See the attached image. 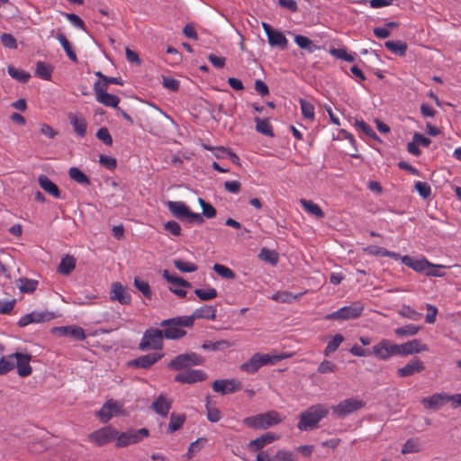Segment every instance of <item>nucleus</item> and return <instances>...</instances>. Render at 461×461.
I'll return each instance as SVG.
<instances>
[{"label":"nucleus","instance_id":"9","mask_svg":"<svg viewBox=\"0 0 461 461\" xmlns=\"http://www.w3.org/2000/svg\"><path fill=\"white\" fill-rule=\"evenodd\" d=\"M163 331L158 329H148L139 344V349L142 351L149 349H161L163 348Z\"/></svg>","mask_w":461,"mask_h":461},{"label":"nucleus","instance_id":"12","mask_svg":"<svg viewBox=\"0 0 461 461\" xmlns=\"http://www.w3.org/2000/svg\"><path fill=\"white\" fill-rule=\"evenodd\" d=\"M371 356L379 360L386 361L390 357L397 356L396 344L392 343L389 339H383L372 347Z\"/></svg>","mask_w":461,"mask_h":461},{"label":"nucleus","instance_id":"7","mask_svg":"<svg viewBox=\"0 0 461 461\" xmlns=\"http://www.w3.org/2000/svg\"><path fill=\"white\" fill-rule=\"evenodd\" d=\"M366 402L356 397H351L339 402L338 404L331 407L334 416L343 419L353 412L364 408Z\"/></svg>","mask_w":461,"mask_h":461},{"label":"nucleus","instance_id":"1","mask_svg":"<svg viewBox=\"0 0 461 461\" xmlns=\"http://www.w3.org/2000/svg\"><path fill=\"white\" fill-rule=\"evenodd\" d=\"M329 413V408L325 404L318 403L310 406L301 412L297 428L301 431H307L318 427L319 422Z\"/></svg>","mask_w":461,"mask_h":461},{"label":"nucleus","instance_id":"28","mask_svg":"<svg viewBox=\"0 0 461 461\" xmlns=\"http://www.w3.org/2000/svg\"><path fill=\"white\" fill-rule=\"evenodd\" d=\"M40 186L49 194L55 198L60 197V190L47 176L40 175L38 177Z\"/></svg>","mask_w":461,"mask_h":461},{"label":"nucleus","instance_id":"54","mask_svg":"<svg viewBox=\"0 0 461 461\" xmlns=\"http://www.w3.org/2000/svg\"><path fill=\"white\" fill-rule=\"evenodd\" d=\"M212 269L222 278H225V279H234L235 278V273L226 266L216 263L213 265Z\"/></svg>","mask_w":461,"mask_h":461},{"label":"nucleus","instance_id":"31","mask_svg":"<svg viewBox=\"0 0 461 461\" xmlns=\"http://www.w3.org/2000/svg\"><path fill=\"white\" fill-rule=\"evenodd\" d=\"M151 408L158 414L166 417L171 408V402L165 396L159 395L151 405Z\"/></svg>","mask_w":461,"mask_h":461},{"label":"nucleus","instance_id":"19","mask_svg":"<svg viewBox=\"0 0 461 461\" xmlns=\"http://www.w3.org/2000/svg\"><path fill=\"white\" fill-rule=\"evenodd\" d=\"M207 378V375L199 369H189L185 372L178 373L175 376V381L181 384H194L197 382L204 381Z\"/></svg>","mask_w":461,"mask_h":461},{"label":"nucleus","instance_id":"4","mask_svg":"<svg viewBox=\"0 0 461 461\" xmlns=\"http://www.w3.org/2000/svg\"><path fill=\"white\" fill-rule=\"evenodd\" d=\"M169 212L178 220H187L191 223L203 224V217L198 212H193L184 202L168 201L167 203Z\"/></svg>","mask_w":461,"mask_h":461},{"label":"nucleus","instance_id":"36","mask_svg":"<svg viewBox=\"0 0 461 461\" xmlns=\"http://www.w3.org/2000/svg\"><path fill=\"white\" fill-rule=\"evenodd\" d=\"M76 267V259L72 256L63 258L59 265L58 271L62 275H69Z\"/></svg>","mask_w":461,"mask_h":461},{"label":"nucleus","instance_id":"8","mask_svg":"<svg viewBox=\"0 0 461 461\" xmlns=\"http://www.w3.org/2000/svg\"><path fill=\"white\" fill-rule=\"evenodd\" d=\"M281 359L278 356L268 354H254L247 362L240 366V370L249 374L256 373L261 366L267 364H275Z\"/></svg>","mask_w":461,"mask_h":461},{"label":"nucleus","instance_id":"32","mask_svg":"<svg viewBox=\"0 0 461 461\" xmlns=\"http://www.w3.org/2000/svg\"><path fill=\"white\" fill-rule=\"evenodd\" d=\"M300 203L309 214L318 219H322L324 217L322 209L312 200L301 199Z\"/></svg>","mask_w":461,"mask_h":461},{"label":"nucleus","instance_id":"47","mask_svg":"<svg viewBox=\"0 0 461 461\" xmlns=\"http://www.w3.org/2000/svg\"><path fill=\"white\" fill-rule=\"evenodd\" d=\"M231 344L228 340L222 339L216 342L206 341L202 345V348L207 350L223 351L229 348Z\"/></svg>","mask_w":461,"mask_h":461},{"label":"nucleus","instance_id":"24","mask_svg":"<svg viewBox=\"0 0 461 461\" xmlns=\"http://www.w3.org/2000/svg\"><path fill=\"white\" fill-rule=\"evenodd\" d=\"M279 437L274 434L273 432H267L261 435L260 437L249 441V443L248 444V449L251 452L258 451L259 453L260 451H263V447H265L268 444L273 443Z\"/></svg>","mask_w":461,"mask_h":461},{"label":"nucleus","instance_id":"22","mask_svg":"<svg viewBox=\"0 0 461 461\" xmlns=\"http://www.w3.org/2000/svg\"><path fill=\"white\" fill-rule=\"evenodd\" d=\"M420 402L426 409L438 410L449 402V398L446 393H437L431 396L422 398Z\"/></svg>","mask_w":461,"mask_h":461},{"label":"nucleus","instance_id":"14","mask_svg":"<svg viewBox=\"0 0 461 461\" xmlns=\"http://www.w3.org/2000/svg\"><path fill=\"white\" fill-rule=\"evenodd\" d=\"M122 408L123 405L120 402L110 399L96 412V416L103 423H107L113 416L122 413Z\"/></svg>","mask_w":461,"mask_h":461},{"label":"nucleus","instance_id":"64","mask_svg":"<svg viewBox=\"0 0 461 461\" xmlns=\"http://www.w3.org/2000/svg\"><path fill=\"white\" fill-rule=\"evenodd\" d=\"M2 44L8 49L14 50L17 48L16 39L10 33H3L1 35Z\"/></svg>","mask_w":461,"mask_h":461},{"label":"nucleus","instance_id":"30","mask_svg":"<svg viewBox=\"0 0 461 461\" xmlns=\"http://www.w3.org/2000/svg\"><path fill=\"white\" fill-rule=\"evenodd\" d=\"M68 119L74 128L75 132L78 136L84 137L86 133V122L85 118L82 115L70 113L68 115Z\"/></svg>","mask_w":461,"mask_h":461},{"label":"nucleus","instance_id":"3","mask_svg":"<svg viewBox=\"0 0 461 461\" xmlns=\"http://www.w3.org/2000/svg\"><path fill=\"white\" fill-rule=\"evenodd\" d=\"M282 421L280 414L276 411H268L264 413L247 417L243 423L249 428L267 429Z\"/></svg>","mask_w":461,"mask_h":461},{"label":"nucleus","instance_id":"20","mask_svg":"<svg viewBox=\"0 0 461 461\" xmlns=\"http://www.w3.org/2000/svg\"><path fill=\"white\" fill-rule=\"evenodd\" d=\"M262 26L267 36L268 43L271 46H276L282 50H285L287 47L288 41L281 32L273 30V28L267 23H263Z\"/></svg>","mask_w":461,"mask_h":461},{"label":"nucleus","instance_id":"17","mask_svg":"<svg viewBox=\"0 0 461 461\" xmlns=\"http://www.w3.org/2000/svg\"><path fill=\"white\" fill-rule=\"evenodd\" d=\"M397 356L406 357L415 353L428 351V346L419 339L409 340L402 344H396Z\"/></svg>","mask_w":461,"mask_h":461},{"label":"nucleus","instance_id":"62","mask_svg":"<svg viewBox=\"0 0 461 461\" xmlns=\"http://www.w3.org/2000/svg\"><path fill=\"white\" fill-rule=\"evenodd\" d=\"M96 138L107 146H112L113 138L107 128L102 127L96 132Z\"/></svg>","mask_w":461,"mask_h":461},{"label":"nucleus","instance_id":"59","mask_svg":"<svg viewBox=\"0 0 461 461\" xmlns=\"http://www.w3.org/2000/svg\"><path fill=\"white\" fill-rule=\"evenodd\" d=\"M206 410H207V418L212 422H217L221 420V411L214 407L210 406V399L207 397L206 399Z\"/></svg>","mask_w":461,"mask_h":461},{"label":"nucleus","instance_id":"6","mask_svg":"<svg viewBox=\"0 0 461 461\" xmlns=\"http://www.w3.org/2000/svg\"><path fill=\"white\" fill-rule=\"evenodd\" d=\"M203 357L195 352H187L175 357L167 364V367L175 371H179L185 368H191L194 366H200L203 363Z\"/></svg>","mask_w":461,"mask_h":461},{"label":"nucleus","instance_id":"38","mask_svg":"<svg viewBox=\"0 0 461 461\" xmlns=\"http://www.w3.org/2000/svg\"><path fill=\"white\" fill-rule=\"evenodd\" d=\"M56 39L59 41L60 45L63 47L67 56L69 58V59H71L74 62H77V54L74 51L70 42L68 41L67 37L63 33L59 32L56 36Z\"/></svg>","mask_w":461,"mask_h":461},{"label":"nucleus","instance_id":"26","mask_svg":"<svg viewBox=\"0 0 461 461\" xmlns=\"http://www.w3.org/2000/svg\"><path fill=\"white\" fill-rule=\"evenodd\" d=\"M402 262L414 271L424 273L425 275L429 267H432V263L424 257H421L420 258H414L410 256H403V258H402Z\"/></svg>","mask_w":461,"mask_h":461},{"label":"nucleus","instance_id":"37","mask_svg":"<svg viewBox=\"0 0 461 461\" xmlns=\"http://www.w3.org/2000/svg\"><path fill=\"white\" fill-rule=\"evenodd\" d=\"M69 177L77 184L89 185L90 179L89 177L81 171L78 167H72L68 170Z\"/></svg>","mask_w":461,"mask_h":461},{"label":"nucleus","instance_id":"44","mask_svg":"<svg viewBox=\"0 0 461 461\" xmlns=\"http://www.w3.org/2000/svg\"><path fill=\"white\" fill-rule=\"evenodd\" d=\"M421 443L419 438H410L402 446V454L418 453L421 450Z\"/></svg>","mask_w":461,"mask_h":461},{"label":"nucleus","instance_id":"35","mask_svg":"<svg viewBox=\"0 0 461 461\" xmlns=\"http://www.w3.org/2000/svg\"><path fill=\"white\" fill-rule=\"evenodd\" d=\"M53 68L51 65L43 61H38L36 63L35 75L43 79L50 80L52 77Z\"/></svg>","mask_w":461,"mask_h":461},{"label":"nucleus","instance_id":"46","mask_svg":"<svg viewBox=\"0 0 461 461\" xmlns=\"http://www.w3.org/2000/svg\"><path fill=\"white\" fill-rule=\"evenodd\" d=\"M185 421V416L184 414L172 413L170 416V421L168 424L167 431L173 433L178 430Z\"/></svg>","mask_w":461,"mask_h":461},{"label":"nucleus","instance_id":"61","mask_svg":"<svg viewBox=\"0 0 461 461\" xmlns=\"http://www.w3.org/2000/svg\"><path fill=\"white\" fill-rule=\"evenodd\" d=\"M448 267L444 265H437L432 263V267H429L428 271H426L427 276H435V277H443L445 276V272L443 269L447 268Z\"/></svg>","mask_w":461,"mask_h":461},{"label":"nucleus","instance_id":"23","mask_svg":"<svg viewBox=\"0 0 461 461\" xmlns=\"http://www.w3.org/2000/svg\"><path fill=\"white\" fill-rule=\"evenodd\" d=\"M14 356L15 357V367L18 375L21 377L29 376L32 373V367L30 365L32 356L19 352L14 353Z\"/></svg>","mask_w":461,"mask_h":461},{"label":"nucleus","instance_id":"50","mask_svg":"<svg viewBox=\"0 0 461 461\" xmlns=\"http://www.w3.org/2000/svg\"><path fill=\"white\" fill-rule=\"evenodd\" d=\"M420 330V328L414 324H408L394 330V333L399 337L414 336Z\"/></svg>","mask_w":461,"mask_h":461},{"label":"nucleus","instance_id":"27","mask_svg":"<svg viewBox=\"0 0 461 461\" xmlns=\"http://www.w3.org/2000/svg\"><path fill=\"white\" fill-rule=\"evenodd\" d=\"M424 368L423 362L419 358H414L410 360L404 366L398 368L397 375L400 377H408L422 372Z\"/></svg>","mask_w":461,"mask_h":461},{"label":"nucleus","instance_id":"5","mask_svg":"<svg viewBox=\"0 0 461 461\" xmlns=\"http://www.w3.org/2000/svg\"><path fill=\"white\" fill-rule=\"evenodd\" d=\"M364 312V304L361 302H354L350 305L344 306L339 310L327 314L324 319L327 321H348L359 318Z\"/></svg>","mask_w":461,"mask_h":461},{"label":"nucleus","instance_id":"34","mask_svg":"<svg viewBox=\"0 0 461 461\" xmlns=\"http://www.w3.org/2000/svg\"><path fill=\"white\" fill-rule=\"evenodd\" d=\"M193 320L197 319H207L214 321L216 319V308L213 306H203L196 309L191 317Z\"/></svg>","mask_w":461,"mask_h":461},{"label":"nucleus","instance_id":"33","mask_svg":"<svg viewBox=\"0 0 461 461\" xmlns=\"http://www.w3.org/2000/svg\"><path fill=\"white\" fill-rule=\"evenodd\" d=\"M303 294V293L293 294L291 292H288V291H279V292L275 293L271 296V298H272V300L278 302V303H291L293 302L299 300Z\"/></svg>","mask_w":461,"mask_h":461},{"label":"nucleus","instance_id":"63","mask_svg":"<svg viewBox=\"0 0 461 461\" xmlns=\"http://www.w3.org/2000/svg\"><path fill=\"white\" fill-rule=\"evenodd\" d=\"M330 52L333 57L337 59H340L348 62H353L355 60L354 57L348 53L344 49H331Z\"/></svg>","mask_w":461,"mask_h":461},{"label":"nucleus","instance_id":"43","mask_svg":"<svg viewBox=\"0 0 461 461\" xmlns=\"http://www.w3.org/2000/svg\"><path fill=\"white\" fill-rule=\"evenodd\" d=\"M294 41L301 49L305 50L310 53H312L317 50V46L306 36L296 35L294 37Z\"/></svg>","mask_w":461,"mask_h":461},{"label":"nucleus","instance_id":"58","mask_svg":"<svg viewBox=\"0 0 461 461\" xmlns=\"http://www.w3.org/2000/svg\"><path fill=\"white\" fill-rule=\"evenodd\" d=\"M259 258L266 262L271 263L272 265H276L278 260L277 254L275 251L266 248L261 249Z\"/></svg>","mask_w":461,"mask_h":461},{"label":"nucleus","instance_id":"53","mask_svg":"<svg viewBox=\"0 0 461 461\" xmlns=\"http://www.w3.org/2000/svg\"><path fill=\"white\" fill-rule=\"evenodd\" d=\"M174 266L176 268H177L179 271L183 273H192L197 270V266L192 262L184 261L181 259H175L174 260Z\"/></svg>","mask_w":461,"mask_h":461},{"label":"nucleus","instance_id":"55","mask_svg":"<svg viewBox=\"0 0 461 461\" xmlns=\"http://www.w3.org/2000/svg\"><path fill=\"white\" fill-rule=\"evenodd\" d=\"M194 294L202 301H208L217 297L218 294L215 288L195 289Z\"/></svg>","mask_w":461,"mask_h":461},{"label":"nucleus","instance_id":"45","mask_svg":"<svg viewBox=\"0 0 461 461\" xmlns=\"http://www.w3.org/2000/svg\"><path fill=\"white\" fill-rule=\"evenodd\" d=\"M343 341L344 337L341 334H336L331 337L324 349V355L329 357L330 354L334 353Z\"/></svg>","mask_w":461,"mask_h":461},{"label":"nucleus","instance_id":"10","mask_svg":"<svg viewBox=\"0 0 461 461\" xmlns=\"http://www.w3.org/2000/svg\"><path fill=\"white\" fill-rule=\"evenodd\" d=\"M149 429L145 428L137 430H128L122 433L117 430V435L114 438L115 446L117 447H124L129 445L136 444L149 437Z\"/></svg>","mask_w":461,"mask_h":461},{"label":"nucleus","instance_id":"16","mask_svg":"<svg viewBox=\"0 0 461 461\" xmlns=\"http://www.w3.org/2000/svg\"><path fill=\"white\" fill-rule=\"evenodd\" d=\"M163 277L172 285L169 290L180 298L186 296V291L183 288L191 287V284L178 276H172L168 270L163 271Z\"/></svg>","mask_w":461,"mask_h":461},{"label":"nucleus","instance_id":"2","mask_svg":"<svg viewBox=\"0 0 461 461\" xmlns=\"http://www.w3.org/2000/svg\"><path fill=\"white\" fill-rule=\"evenodd\" d=\"M193 325L192 318L177 317L165 320L160 326L165 327L163 336L168 339H177L185 335V331L181 327H190Z\"/></svg>","mask_w":461,"mask_h":461},{"label":"nucleus","instance_id":"60","mask_svg":"<svg viewBox=\"0 0 461 461\" xmlns=\"http://www.w3.org/2000/svg\"><path fill=\"white\" fill-rule=\"evenodd\" d=\"M415 189L419 193V194L426 199L431 194V187L426 182L418 181L415 183Z\"/></svg>","mask_w":461,"mask_h":461},{"label":"nucleus","instance_id":"25","mask_svg":"<svg viewBox=\"0 0 461 461\" xmlns=\"http://www.w3.org/2000/svg\"><path fill=\"white\" fill-rule=\"evenodd\" d=\"M163 357V354L150 353L140 356L129 362V366L138 368L148 369Z\"/></svg>","mask_w":461,"mask_h":461},{"label":"nucleus","instance_id":"42","mask_svg":"<svg viewBox=\"0 0 461 461\" xmlns=\"http://www.w3.org/2000/svg\"><path fill=\"white\" fill-rule=\"evenodd\" d=\"M256 122V130L258 132L264 134L266 136L272 137L274 136L272 125L267 119H260L258 117L255 118Z\"/></svg>","mask_w":461,"mask_h":461},{"label":"nucleus","instance_id":"29","mask_svg":"<svg viewBox=\"0 0 461 461\" xmlns=\"http://www.w3.org/2000/svg\"><path fill=\"white\" fill-rule=\"evenodd\" d=\"M48 313L32 312L23 315L18 321L20 327H25L31 323H40L49 320Z\"/></svg>","mask_w":461,"mask_h":461},{"label":"nucleus","instance_id":"39","mask_svg":"<svg viewBox=\"0 0 461 461\" xmlns=\"http://www.w3.org/2000/svg\"><path fill=\"white\" fill-rule=\"evenodd\" d=\"M15 367V357L14 354L4 356L0 358V375H4Z\"/></svg>","mask_w":461,"mask_h":461},{"label":"nucleus","instance_id":"11","mask_svg":"<svg viewBox=\"0 0 461 461\" xmlns=\"http://www.w3.org/2000/svg\"><path fill=\"white\" fill-rule=\"evenodd\" d=\"M116 435L117 429L112 426H105L88 434L87 439L96 447H103L113 441Z\"/></svg>","mask_w":461,"mask_h":461},{"label":"nucleus","instance_id":"18","mask_svg":"<svg viewBox=\"0 0 461 461\" xmlns=\"http://www.w3.org/2000/svg\"><path fill=\"white\" fill-rule=\"evenodd\" d=\"M241 389V383L236 379H220L212 383V390L222 395L234 393Z\"/></svg>","mask_w":461,"mask_h":461},{"label":"nucleus","instance_id":"40","mask_svg":"<svg viewBox=\"0 0 461 461\" xmlns=\"http://www.w3.org/2000/svg\"><path fill=\"white\" fill-rule=\"evenodd\" d=\"M59 330L62 334L69 335L77 340H84L86 339L85 331L81 327L67 326L59 328Z\"/></svg>","mask_w":461,"mask_h":461},{"label":"nucleus","instance_id":"49","mask_svg":"<svg viewBox=\"0 0 461 461\" xmlns=\"http://www.w3.org/2000/svg\"><path fill=\"white\" fill-rule=\"evenodd\" d=\"M300 105H301V111H302L303 117L310 121H313L315 118L313 104L304 99H301Z\"/></svg>","mask_w":461,"mask_h":461},{"label":"nucleus","instance_id":"15","mask_svg":"<svg viewBox=\"0 0 461 461\" xmlns=\"http://www.w3.org/2000/svg\"><path fill=\"white\" fill-rule=\"evenodd\" d=\"M257 461H296V455L293 451L278 449L274 454L270 450L260 451Z\"/></svg>","mask_w":461,"mask_h":461},{"label":"nucleus","instance_id":"56","mask_svg":"<svg viewBox=\"0 0 461 461\" xmlns=\"http://www.w3.org/2000/svg\"><path fill=\"white\" fill-rule=\"evenodd\" d=\"M355 127L362 131L365 135L373 138L375 140L378 139L375 131L372 129L370 125H368L366 122H365L363 120H357L355 122Z\"/></svg>","mask_w":461,"mask_h":461},{"label":"nucleus","instance_id":"21","mask_svg":"<svg viewBox=\"0 0 461 461\" xmlns=\"http://www.w3.org/2000/svg\"><path fill=\"white\" fill-rule=\"evenodd\" d=\"M110 299L112 301H117L121 304L128 305L131 303V296L126 286L119 282H115L112 284Z\"/></svg>","mask_w":461,"mask_h":461},{"label":"nucleus","instance_id":"41","mask_svg":"<svg viewBox=\"0 0 461 461\" xmlns=\"http://www.w3.org/2000/svg\"><path fill=\"white\" fill-rule=\"evenodd\" d=\"M384 46L391 52L400 56L405 55L407 50V44L400 41H388L384 43Z\"/></svg>","mask_w":461,"mask_h":461},{"label":"nucleus","instance_id":"48","mask_svg":"<svg viewBox=\"0 0 461 461\" xmlns=\"http://www.w3.org/2000/svg\"><path fill=\"white\" fill-rule=\"evenodd\" d=\"M134 286L143 294V296L149 300L152 298V291L148 282L135 277Z\"/></svg>","mask_w":461,"mask_h":461},{"label":"nucleus","instance_id":"52","mask_svg":"<svg viewBox=\"0 0 461 461\" xmlns=\"http://www.w3.org/2000/svg\"><path fill=\"white\" fill-rule=\"evenodd\" d=\"M399 314L402 317H405L407 319L412 320V321H418L421 317V313L418 312L414 309H412L411 306L403 304L401 306L399 310Z\"/></svg>","mask_w":461,"mask_h":461},{"label":"nucleus","instance_id":"51","mask_svg":"<svg viewBox=\"0 0 461 461\" xmlns=\"http://www.w3.org/2000/svg\"><path fill=\"white\" fill-rule=\"evenodd\" d=\"M8 74L14 79L18 80L19 82H22V83H26L31 76L29 73L23 71V70H21V69H18L13 66H9L8 67Z\"/></svg>","mask_w":461,"mask_h":461},{"label":"nucleus","instance_id":"57","mask_svg":"<svg viewBox=\"0 0 461 461\" xmlns=\"http://www.w3.org/2000/svg\"><path fill=\"white\" fill-rule=\"evenodd\" d=\"M198 203L201 205L203 211V213L201 214L202 216L203 215L209 219L216 216V210L211 203L205 202L202 198H198Z\"/></svg>","mask_w":461,"mask_h":461},{"label":"nucleus","instance_id":"13","mask_svg":"<svg viewBox=\"0 0 461 461\" xmlns=\"http://www.w3.org/2000/svg\"><path fill=\"white\" fill-rule=\"evenodd\" d=\"M93 88L95 99L98 103L108 107L117 108L118 104L120 103V98L114 95L107 93L105 84H101L100 81H97L94 84Z\"/></svg>","mask_w":461,"mask_h":461}]
</instances>
